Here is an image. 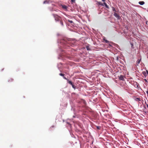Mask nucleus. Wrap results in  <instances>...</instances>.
Instances as JSON below:
<instances>
[{
	"label": "nucleus",
	"mask_w": 148,
	"mask_h": 148,
	"mask_svg": "<svg viewBox=\"0 0 148 148\" xmlns=\"http://www.w3.org/2000/svg\"><path fill=\"white\" fill-rule=\"evenodd\" d=\"M114 15L117 18H120L119 16L117 14V13H114Z\"/></svg>",
	"instance_id": "1"
},
{
	"label": "nucleus",
	"mask_w": 148,
	"mask_h": 148,
	"mask_svg": "<svg viewBox=\"0 0 148 148\" xmlns=\"http://www.w3.org/2000/svg\"><path fill=\"white\" fill-rule=\"evenodd\" d=\"M119 78L120 80H124V77L122 75H121L120 76Z\"/></svg>",
	"instance_id": "2"
},
{
	"label": "nucleus",
	"mask_w": 148,
	"mask_h": 148,
	"mask_svg": "<svg viewBox=\"0 0 148 148\" xmlns=\"http://www.w3.org/2000/svg\"><path fill=\"white\" fill-rule=\"evenodd\" d=\"M144 3H145L144 1H139V3L141 5H143L144 4Z\"/></svg>",
	"instance_id": "3"
},
{
	"label": "nucleus",
	"mask_w": 148,
	"mask_h": 148,
	"mask_svg": "<svg viewBox=\"0 0 148 148\" xmlns=\"http://www.w3.org/2000/svg\"><path fill=\"white\" fill-rule=\"evenodd\" d=\"M56 17L55 16H54V17L55 18V19L56 20L58 21L59 19V17L57 16H56Z\"/></svg>",
	"instance_id": "4"
},
{
	"label": "nucleus",
	"mask_w": 148,
	"mask_h": 148,
	"mask_svg": "<svg viewBox=\"0 0 148 148\" xmlns=\"http://www.w3.org/2000/svg\"><path fill=\"white\" fill-rule=\"evenodd\" d=\"M62 7L63 8V9H67V7L65 5H62Z\"/></svg>",
	"instance_id": "5"
},
{
	"label": "nucleus",
	"mask_w": 148,
	"mask_h": 148,
	"mask_svg": "<svg viewBox=\"0 0 148 148\" xmlns=\"http://www.w3.org/2000/svg\"><path fill=\"white\" fill-rule=\"evenodd\" d=\"M104 5H105V6L106 7V8H108V5H107L106 3H104Z\"/></svg>",
	"instance_id": "6"
},
{
	"label": "nucleus",
	"mask_w": 148,
	"mask_h": 148,
	"mask_svg": "<svg viewBox=\"0 0 148 148\" xmlns=\"http://www.w3.org/2000/svg\"><path fill=\"white\" fill-rule=\"evenodd\" d=\"M48 3V2H47V1H45L43 3L44 4H45V3Z\"/></svg>",
	"instance_id": "7"
},
{
	"label": "nucleus",
	"mask_w": 148,
	"mask_h": 148,
	"mask_svg": "<svg viewBox=\"0 0 148 148\" xmlns=\"http://www.w3.org/2000/svg\"><path fill=\"white\" fill-rule=\"evenodd\" d=\"M68 82L69 84H71L72 85V82L71 81H69Z\"/></svg>",
	"instance_id": "8"
},
{
	"label": "nucleus",
	"mask_w": 148,
	"mask_h": 148,
	"mask_svg": "<svg viewBox=\"0 0 148 148\" xmlns=\"http://www.w3.org/2000/svg\"><path fill=\"white\" fill-rule=\"evenodd\" d=\"M60 75L61 76H63V75L62 73H60Z\"/></svg>",
	"instance_id": "9"
},
{
	"label": "nucleus",
	"mask_w": 148,
	"mask_h": 148,
	"mask_svg": "<svg viewBox=\"0 0 148 148\" xmlns=\"http://www.w3.org/2000/svg\"><path fill=\"white\" fill-rule=\"evenodd\" d=\"M86 48H87V49L88 50H89V48L88 47H87Z\"/></svg>",
	"instance_id": "10"
},
{
	"label": "nucleus",
	"mask_w": 148,
	"mask_h": 148,
	"mask_svg": "<svg viewBox=\"0 0 148 148\" xmlns=\"http://www.w3.org/2000/svg\"><path fill=\"white\" fill-rule=\"evenodd\" d=\"M70 23H72L73 22V21H69Z\"/></svg>",
	"instance_id": "11"
},
{
	"label": "nucleus",
	"mask_w": 148,
	"mask_h": 148,
	"mask_svg": "<svg viewBox=\"0 0 148 148\" xmlns=\"http://www.w3.org/2000/svg\"><path fill=\"white\" fill-rule=\"evenodd\" d=\"M146 93H147V95H148V90L147 91H146Z\"/></svg>",
	"instance_id": "12"
},
{
	"label": "nucleus",
	"mask_w": 148,
	"mask_h": 148,
	"mask_svg": "<svg viewBox=\"0 0 148 148\" xmlns=\"http://www.w3.org/2000/svg\"><path fill=\"white\" fill-rule=\"evenodd\" d=\"M113 10H115V9H114V8H113Z\"/></svg>",
	"instance_id": "13"
},
{
	"label": "nucleus",
	"mask_w": 148,
	"mask_h": 148,
	"mask_svg": "<svg viewBox=\"0 0 148 148\" xmlns=\"http://www.w3.org/2000/svg\"><path fill=\"white\" fill-rule=\"evenodd\" d=\"M72 87H73V88H74V86H73V84H72Z\"/></svg>",
	"instance_id": "14"
},
{
	"label": "nucleus",
	"mask_w": 148,
	"mask_h": 148,
	"mask_svg": "<svg viewBox=\"0 0 148 148\" xmlns=\"http://www.w3.org/2000/svg\"><path fill=\"white\" fill-rule=\"evenodd\" d=\"M97 129H99V127H97Z\"/></svg>",
	"instance_id": "15"
},
{
	"label": "nucleus",
	"mask_w": 148,
	"mask_h": 148,
	"mask_svg": "<svg viewBox=\"0 0 148 148\" xmlns=\"http://www.w3.org/2000/svg\"><path fill=\"white\" fill-rule=\"evenodd\" d=\"M61 25H63V23H61Z\"/></svg>",
	"instance_id": "16"
},
{
	"label": "nucleus",
	"mask_w": 148,
	"mask_h": 148,
	"mask_svg": "<svg viewBox=\"0 0 148 148\" xmlns=\"http://www.w3.org/2000/svg\"><path fill=\"white\" fill-rule=\"evenodd\" d=\"M102 1H104V0H102Z\"/></svg>",
	"instance_id": "17"
},
{
	"label": "nucleus",
	"mask_w": 148,
	"mask_h": 148,
	"mask_svg": "<svg viewBox=\"0 0 148 148\" xmlns=\"http://www.w3.org/2000/svg\"><path fill=\"white\" fill-rule=\"evenodd\" d=\"M147 73H148V71H147Z\"/></svg>",
	"instance_id": "18"
},
{
	"label": "nucleus",
	"mask_w": 148,
	"mask_h": 148,
	"mask_svg": "<svg viewBox=\"0 0 148 148\" xmlns=\"http://www.w3.org/2000/svg\"><path fill=\"white\" fill-rule=\"evenodd\" d=\"M72 1H73V0H71Z\"/></svg>",
	"instance_id": "19"
}]
</instances>
